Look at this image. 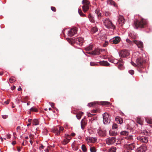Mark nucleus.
<instances>
[{
    "label": "nucleus",
    "instance_id": "obj_17",
    "mask_svg": "<svg viewBox=\"0 0 152 152\" xmlns=\"http://www.w3.org/2000/svg\"><path fill=\"white\" fill-rule=\"evenodd\" d=\"M99 64L100 65L104 66H109L110 65V64L106 61H102L99 62Z\"/></svg>",
    "mask_w": 152,
    "mask_h": 152
},
{
    "label": "nucleus",
    "instance_id": "obj_43",
    "mask_svg": "<svg viewBox=\"0 0 152 152\" xmlns=\"http://www.w3.org/2000/svg\"><path fill=\"white\" fill-rule=\"evenodd\" d=\"M90 150L91 152H95L96 151V149L94 147H91Z\"/></svg>",
    "mask_w": 152,
    "mask_h": 152
},
{
    "label": "nucleus",
    "instance_id": "obj_59",
    "mask_svg": "<svg viewBox=\"0 0 152 152\" xmlns=\"http://www.w3.org/2000/svg\"><path fill=\"white\" fill-rule=\"evenodd\" d=\"M94 115L90 113H88V114H87L88 116V117H92V116H93Z\"/></svg>",
    "mask_w": 152,
    "mask_h": 152
},
{
    "label": "nucleus",
    "instance_id": "obj_40",
    "mask_svg": "<svg viewBox=\"0 0 152 152\" xmlns=\"http://www.w3.org/2000/svg\"><path fill=\"white\" fill-rule=\"evenodd\" d=\"M118 68L120 70L122 69L123 64L121 63H118Z\"/></svg>",
    "mask_w": 152,
    "mask_h": 152
},
{
    "label": "nucleus",
    "instance_id": "obj_61",
    "mask_svg": "<svg viewBox=\"0 0 152 152\" xmlns=\"http://www.w3.org/2000/svg\"><path fill=\"white\" fill-rule=\"evenodd\" d=\"M10 102V100H7V101L4 102V103L7 104H8Z\"/></svg>",
    "mask_w": 152,
    "mask_h": 152
},
{
    "label": "nucleus",
    "instance_id": "obj_28",
    "mask_svg": "<svg viewBox=\"0 0 152 152\" xmlns=\"http://www.w3.org/2000/svg\"><path fill=\"white\" fill-rule=\"evenodd\" d=\"M129 36L134 39H136L137 37V36L136 34H134V33H131L129 34Z\"/></svg>",
    "mask_w": 152,
    "mask_h": 152
},
{
    "label": "nucleus",
    "instance_id": "obj_29",
    "mask_svg": "<svg viewBox=\"0 0 152 152\" xmlns=\"http://www.w3.org/2000/svg\"><path fill=\"white\" fill-rule=\"evenodd\" d=\"M83 113L82 112H80L79 113L77 114L76 115L77 118L78 119H80L81 118V116L83 115Z\"/></svg>",
    "mask_w": 152,
    "mask_h": 152
},
{
    "label": "nucleus",
    "instance_id": "obj_44",
    "mask_svg": "<svg viewBox=\"0 0 152 152\" xmlns=\"http://www.w3.org/2000/svg\"><path fill=\"white\" fill-rule=\"evenodd\" d=\"M118 128V125L117 124L114 123L113 124L112 129H115Z\"/></svg>",
    "mask_w": 152,
    "mask_h": 152
},
{
    "label": "nucleus",
    "instance_id": "obj_51",
    "mask_svg": "<svg viewBox=\"0 0 152 152\" xmlns=\"http://www.w3.org/2000/svg\"><path fill=\"white\" fill-rule=\"evenodd\" d=\"M129 73L131 74V75H133L134 74V70H129Z\"/></svg>",
    "mask_w": 152,
    "mask_h": 152
},
{
    "label": "nucleus",
    "instance_id": "obj_52",
    "mask_svg": "<svg viewBox=\"0 0 152 152\" xmlns=\"http://www.w3.org/2000/svg\"><path fill=\"white\" fill-rule=\"evenodd\" d=\"M49 104H50L51 105V107L52 108L54 107V106L55 105V104L54 103H53V102H50Z\"/></svg>",
    "mask_w": 152,
    "mask_h": 152
},
{
    "label": "nucleus",
    "instance_id": "obj_11",
    "mask_svg": "<svg viewBox=\"0 0 152 152\" xmlns=\"http://www.w3.org/2000/svg\"><path fill=\"white\" fill-rule=\"evenodd\" d=\"M77 30L76 28L71 29L68 31V35L70 37H72L76 33Z\"/></svg>",
    "mask_w": 152,
    "mask_h": 152
},
{
    "label": "nucleus",
    "instance_id": "obj_4",
    "mask_svg": "<svg viewBox=\"0 0 152 152\" xmlns=\"http://www.w3.org/2000/svg\"><path fill=\"white\" fill-rule=\"evenodd\" d=\"M82 4H83L82 6L83 10L84 12H86L89 9L90 3L87 0H83Z\"/></svg>",
    "mask_w": 152,
    "mask_h": 152
},
{
    "label": "nucleus",
    "instance_id": "obj_32",
    "mask_svg": "<svg viewBox=\"0 0 152 152\" xmlns=\"http://www.w3.org/2000/svg\"><path fill=\"white\" fill-rule=\"evenodd\" d=\"M89 140L92 142H94L96 141L97 139L95 138L89 137Z\"/></svg>",
    "mask_w": 152,
    "mask_h": 152
},
{
    "label": "nucleus",
    "instance_id": "obj_64",
    "mask_svg": "<svg viewBox=\"0 0 152 152\" xmlns=\"http://www.w3.org/2000/svg\"><path fill=\"white\" fill-rule=\"evenodd\" d=\"M22 90V89L21 88L20 86H19L18 89V90L19 91H21Z\"/></svg>",
    "mask_w": 152,
    "mask_h": 152
},
{
    "label": "nucleus",
    "instance_id": "obj_49",
    "mask_svg": "<svg viewBox=\"0 0 152 152\" xmlns=\"http://www.w3.org/2000/svg\"><path fill=\"white\" fill-rule=\"evenodd\" d=\"M126 41L127 42L129 43V44H132V42H133V41H132L130 40L129 39H126Z\"/></svg>",
    "mask_w": 152,
    "mask_h": 152
},
{
    "label": "nucleus",
    "instance_id": "obj_13",
    "mask_svg": "<svg viewBox=\"0 0 152 152\" xmlns=\"http://www.w3.org/2000/svg\"><path fill=\"white\" fill-rule=\"evenodd\" d=\"M115 137H112L107 139L106 143L108 145L112 144L115 142Z\"/></svg>",
    "mask_w": 152,
    "mask_h": 152
},
{
    "label": "nucleus",
    "instance_id": "obj_6",
    "mask_svg": "<svg viewBox=\"0 0 152 152\" xmlns=\"http://www.w3.org/2000/svg\"><path fill=\"white\" fill-rule=\"evenodd\" d=\"M103 122L104 124L109 123L110 121V116L108 114L104 113L103 114Z\"/></svg>",
    "mask_w": 152,
    "mask_h": 152
},
{
    "label": "nucleus",
    "instance_id": "obj_58",
    "mask_svg": "<svg viewBox=\"0 0 152 152\" xmlns=\"http://www.w3.org/2000/svg\"><path fill=\"white\" fill-rule=\"evenodd\" d=\"M143 133L145 135H147L148 134V132L147 131H144L143 132Z\"/></svg>",
    "mask_w": 152,
    "mask_h": 152
},
{
    "label": "nucleus",
    "instance_id": "obj_30",
    "mask_svg": "<svg viewBox=\"0 0 152 152\" xmlns=\"http://www.w3.org/2000/svg\"><path fill=\"white\" fill-rule=\"evenodd\" d=\"M129 132L126 131H123L120 132L121 135L126 136L129 134Z\"/></svg>",
    "mask_w": 152,
    "mask_h": 152
},
{
    "label": "nucleus",
    "instance_id": "obj_9",
    "mask_svg": "<svg viewBox=\"0 0 152 152\" xmlns=\"http://www.w3.org/2000/svg\"><path fill=\"white\" fill-rule=\"evenodd\" d=\"M103 51H105V50L102 49H95L94 50L91 52H87V53L93 55H99L100 54V52H102Z\"/></svg>",
    "mask_w": 152,
    "mask_h": 152
},
{
    "label": "nucleus",
    "instance_id": "obj_62",
    "mask_svg": "<svg viewBox=\"0 0 152 152\" xmlns=\"http://www.w3.org/2000/svg\"><path fill=\"white\" fill-rule=\"evenodd\" d=\"M22 148V147H21V148H20V147H17V150H18V151L19 152H20V151L21 148Z\"/></svg>",
    "mask_w": 152,
    "mask_h": 152
},
{
    "label": "nucleus",
    "instance_id": "obj_35",
    "mask_svg": "<svg viewBox=\"0 0 152 152\" xmlns=\"http://www.w3.org/2000/svg\"><path fill=\"white\" fill-rule=\"evenodd\" d=\"M97 31L98 29L96 27H93L91 30V32L93 33H95Z\"/></svg>",
    "mask_w": 152,
    "mask_h": 152
},
{
    "label": "nucleus",
    "instance_id": "obj_60",
    "mask_svg": "<svg viewBox=\"0 0 152 152\" xmlns=\"http://www.w3.org/2000/svg\"><path fill=\"white\" fill-rule=\"evenodd\" d=\"M44 146L42 145H41L39 147V149L40 150L43 149L44 148Z\"/></svg>",
    "mask_w": 152,
    "mask_h": 152
},
{
    "label": "nucleus",
    "instance_id": "obj_10",
    "mask_svg": "<svg viewBox=\"0 0 152 152\" xmlns=\"http://www.w3.org/2000/svg\"><path fill=\"white\" fill-rule=\"evenodd\" d=\"M120 38L119 37H116L110 39V42L112 43L116 44L120 42Z\"/></svg>",
    "mask_w": 152,
    "mask_h": 152
},
{
    "label": "nucleus",
    "instance_id": "obj_41",
    "mask_svg": "<svg viewBox=\"0 0 152 152\" xmlns=\"http://www.w3.org/2000/svg\"><path fill=\"white\" fill-rule=\"evenodd\" d=\"M90 65L91 66H98L99 64H98L96 63L95 62H91Z\"/></svg>",
    "mask_w": 152,
    "mask_h": 152
},
{
    "label": "nucleus",
    "instance_id": "obj_19",
    "mask_svg": "<svg viewBox=\"0 0 152 152\" xmlns=\"http://www.w3.org/2000/svg\"><path fill=\"white\" fill-rule=\"evenodd\" d=\"M87 124V122L85 120L82 119L81 121V127L83 129Z\"/></svg>",
    "mask_w": 152,
    "mask_h": 152
},
{
    "label": "nucleus",
    "instance_id": "obj_5",
    "mask_svg": "<svg viewBox=\"0 0 152 152\" xmlns=\"http://www.w3.org/2000/svg\"><path fill=\"white\" fill-rule=\"evenodd\" d=\"M144 61L143 59L141 58H138L136 61V63L137 64V66L141 68H144L143 64Z\"/></svg>",
    "mask_w": 152,
    "mask_h": 152
},
{
    "label": "nucleus",
    "instance_id": "obj_21",
    "mask_svg": "<svg viewBox=\"0 0 152 152\" xmlns=\"http://www.w3.org/2000/svg\"><path fill=\"white\" fill-rule=\"evenodd\" d=\"M109 133L110 136H115L117 134V132L115 131L110 130L109 132Z\"/></svg>",
    "mask_w": 152,
    "mask_h": 152
},
{
    "label": "nucleus",
    "instance_id": "obj_23",
    "mask_svg": "<svg viewBox=\"0 0 152 152\" xmlns=\"http://www.w3.org/2000/svg\"><path fill=\"white\" fill-rule=\"evenodd\" d=\"M88 18L91 22L92 23L94 22V18L91 15V14H89V15Z\"/></svg>",
    "mask_w": 152,
    "mask_h": 152
},
{
    "label": "nucleus",
    "instance_id": "obj_3",
    "mask_svg": "<svg viewBox=\"0 0 152 152\" xmlns=\"http://www.w3.org/2000/svg\"><path fill=\"white\" fill-rule=\"evenodd\" d=\"M104 25L108 28L115 29V27L109 19L106 18L103 21Z\"/></svg>",
    "mask_w": 152,
    "mask_h": 152
},
{
    "label": "nucleus",
    "instance_id": "obj_31",
    "mask_svg": "<svg viewBox=\"0 0 152 152\" xmlns=\"http://www.w3.org/2000/svg\"><path fill=\"white\" fill-rule=\"evenodd\" d=\"M116 150L115 147L111 148L109 149L108 152H115Z\"/></svg>",
    "mask_w": 152,
    "mask_h": 152
},
{
    "label": "nucleus",
    "instance_id": "obj_20",
    "mask_svg": "<svg viewBox=\"0 0 152 152\" xmlns=\"http://www.w3.org/2000/svg\"><path fill=\"white\" fill-rule=\"evenodd\" d=\"M115 121L117 122L120 124L122 123L123 121V119L118 116L116 117L115 118Z\"/></svg>",
    "mask_w": 152,
    "mask_h": 152
},
{
    "label": "nucleus",
    "instance_id": "obj_15",
    "mask_svg": "<svg viewBox=\"0 0 152 152\" xmlns=\"http://www.w3.org/2000/svg\"><path fill=\"white\" fill-rule=\"evenodd\" d=\"M133 43L136 45L139 48H142L143 44L142 42L137 40H133Z\"/></svg>",
    "mask_w": 152,
    "mask_h": 152
},
{
    "label": "nucleus",
    "instance_id": "obj_50",
    "mask_svg": "<svg viewBox=\"0 0 152 152\" xmlns=\"http://www.w3.org/2000/svg\"><path fill=\"white\" fill-rule=\"evenodd\" d=\"M51 9L54 12H56V8L54 7H51Z\"/></svg>",
    "mask_w": 152,
    "mask_h": 152
},
{
    "label": "nucleus",
    "instance_id": "obj_22",
    "mask_svg": "<svg viewBox=\"0 0 152 152\" xmlns=\"http://www.w3.org/2000/svg\"><path fill=\"white\" fill-rule=\"evenodd\" d=\"M70 139L69 138L64 139L62 142V144L64 145L68 143L70 141Z\"/></svg>",
    "mask_w": 152,
    "mask_h": 152
},
{
    "label": "nucleus",
    "instance_id": "obj_53",
    "mask_svg": "<svg viewBox=\"0 0 152 152\" xmlns=\"http://www.w3.org/2000/svg\"><path fill=\"white\" fill-rule=\"evenodd\" d=\"M2 117L3 119H5L8 117V116L7 115H3L2 116Z\"/></svg>",
    "mask_w": 152,
    "mask_h": 152
},
{
    "label": "nucleus",
    "instance_id": "obj_1",
    "mask_svg": "<svg viewBox=\"0 0 152 152\" xmlns=\"http://www.w3.org/2000/svg\"><path fill=\"white\" fill-rule=\"evenodd\" d=\"M147 22L146 20L142 18L140 20H135L134 22L133 26L135 28H143L147 26Z\"/></svg>",
    "mask_w": 152,
    "mask_h": 152
},
{
    "label": "nucleus",
    "instance_id": "obj_7",
    "mask_svg": "<svg viewBox=\"0 0 152 152\" xmlns=\"http://www.w3.org/2000/svg\"><path fill=\"white\" fill-rule=\"evenodd\" d=\"M129 53L128 50H124L121 51L119 53V55L121 57H126L128 56Z\"/></svg>",
    "mask_w": 152,
    "mask_h": 152
},
{
    "label": "nucleus",
    "instance_id": "obj_45",
    "mask_svg": "<svg viewBox=\"0 0 152 152\" xmlns=\"http://www.w3.org/2000/svg\"><path fill=\"white\" fill-rule=\"evenodd\" d=\"M30 110L31 111H34L35 112H37L38 111L37 109H36L34 107H32V108H31Z\"/></svg>",
    "mask_w": 152,
    "mask_h": 152
},
{
    "label": "nucleus",
    "instance_id": "obj_8",
    "mask_svg": "<svg viewBox=\"0 0 152 152\" xmlns=\"http://www.w3.org/2000/svg\"><path fill=\"white\" fill-rule=\"evenodd\" d=\"M97 132L98 135L101 137H104L106 135V131L104 129L99 128Z\"/></svg>",
    "mask_w": 152,
    "mask_h": 152
},
{
    "label": "nucleus",
    "instance_id": "obj_54",
    "mask_svg": "<svg viewBox=\"0 0 152 152\" xmlns=\"http://www.w3.org/2000/svg\"><path fill=\"white\" fill-rule=\"evenodd\" d=\"M105 15L106 16H108L110 15V13L108 12H105Z\"/></svg>",
    "mask_w": 152,
    "mask_h": 152
},
{
    "label": "nucleus",
    "instance_id": "obj_24",
    "mask_svg": "<svg viewBox=\"0 0 152 152\" xmlns=\"http://www.w3.org/2000/svg\"><path fill=\"white\" fill-rule=\"evenodd\" d=\"M102 104V105H105L108 106L111 105V103L110 102L106 101H103L101 102Z\"/></svg>",
    "mask_w": 152,
    "mask_h": 152
},
{
    "label": "nucleus",
    "instance_id": "obj_14",
    "mask_svg": "<svg viewBox=\"0 0 152 152\" xmlns=\"http://www.w3.org/2000/svg\"><path fill=\"white\" fill-rule=\"evenodd\" d=\"M137 139L141 142L146 143L148 142V139L147 137L139 136L137 137Z\"/></svg>",
    "mask_w": 152,
    "mask_h": 152
},
{
    "label": "nucleus",
    "instance_id": "obj_36",
    "mask_svg": "<svg viewBox=\"0 0 152 152\" xmlns=\"http://www.w3.org/2000/svg\"><path fill=\"white\" fill-rule=\"evenodd\" d=\"M78 12L79 13V14L80 15V16H86V15L84 14L83 12H82V11L80 9H79L78 10Z\"/></svg>",
    "mask_w": 152,
    "mask_h": 152
},
{
    "label": "nucleus",
    "instance_id": "obj_12",
    "mask_svg": "<svg viewBox=\"0 0 152 152\" xmlns=\"http://www.w3.org/2000/svg\"><path fill=\"white\" fill-rule=\"evenodd\" d=\"M147 148L146 145L143 144L140 147L137 149V152H145L146 151Z\"/></svg>",
    "mask_w": 152,
    "mask_h": 152
},
{
    "label": "nucleus",
    "instance_id": "obj_42",
    "mask_svg": "<svg viewBox=\"0 0 152 152\" xmlns=\"http://www.w3.org/2000/svg\"><path fill=\"white\" fill-rule=\"evenodd\" d=\"M15 80V79L14 78V77H12L11 78L9 79V81L11 83H12L14 82Z\"/></svg>",
    "mask_w": 152,
    "mask_h": 152
},
{
    "label": "nucleus",
    "instance_id": "obj_37",
    "mask_svg": "<svg viewBox=\"0 0 152 152\" xmlns=\"http://www.w3.org/2000/svg\"><path fill=\"white\" fill-rule=\"evenodd\" d=\"M109 2L112 5H113L115 7H117V5L114 1L112 0H109Z\"/></svg>",
    "mask_w": 152,
    "mask_h": 152
},
{
    "label": "nucleus",
    "instance_id": "obj_39",
    "mask_svg": "<svg viewBox=\"0 0 152 152\" xmlns=\"http://www.w3.org/2000/svg\"><path fill=\"white\" fill-rule=\"evenodd\" d=\"M126 139L129 140H132L133 139V136L132 135H129L126 136L125 137Z\"/></svg>",
    "mask_w": 152,
    "mask_h": 152
},
{
    "label": "nucleus",
    "instance_id": "obj_38",
    "mask_svg": "<svg viewBox=\"0 0 152 152\" xmlns=\"http://www.w3.org/2000/svg\"><path fill=\"white\" fill-rule=\"evenodd\" d=\"M82 149L84 152H86L87 151V149L84 145H82Z\"/></svg>",
    "mask_w": 152,
    "mask_h": 152
},
{
    "label": "nucleus",
    "instance_id": "obj_63",
    "mask_svg": "<svg viewBox=\"0 0 152 152\" xmlns=\"http://www.w3.org/2000/svg\"><path fill=\"white\" fill-rule=\"evenodd\" d=\"M97 111V110H93L92 111L91 113H95Z\"/></svg>",
    "mask_w": 152,
    "mask_h": 152
},
{
    "label": "nucleus",
    "instance_id": "obj_18",
    "mask_svg": "<svg viewBox=\"0 0 152 152\" xmlns=\"http://www.w3.org/2000/svg\"><path fill=\"white\" fill-rule=\"evenodd\" d=\"M127 148L128 150H129V151H131V150H133L135 148V146L134 145V143H133L128 145H127Z\"/></svg>",
    "mask_w": 152,
    "mask_h": 152
},
{
    "label": "nucleus",
    "instance_id": "obj_48",
    "mask_svg": "<svg viewBox=\"0 0 152 152\" xmlns=\"http://www.w3.org/2000/svg\"><path fill=\"white\" fill-rule=\"evenodd\" d=\"M58 128L60 133L64 130V128L62 127L58 126Z\"/></svg>",
    "mask_w": 152,
    "mask_h": 152
},
{
    "label": "nucleus",
    "instance_id": "obj_26",
    "mask_svg": "<svg viewBox=\"0 0 152 152\" xmlns=\"http://www.w3.org/2000/svg\"><path fill=\"white\" fill-rule=\"evenodd\" d=\"M32 124L33 125H37L39 124V122L37 119H34L33 121Z\"/></svg>",
    "mask_w": 152,
    "mask_h": 152
},
{
    "label": "nucleus",
    "instance_id": "obj_47",
    "mask_svg": "<svg viewBox=\"0 0 152 152\" xmlns=\"http://www.w3.org/2000/svg\"><path fill=\"white\" fill-rule=\"evenodd\" d=\"M65 138H69V139H70V140L71 139V136L70 135H69L67 134H65Z\"/></svg>",
    "mask_w": 152,
    "mask_h": 152
},
{
    "label": "nucleus",
    "instance_id": "obj_34",
    "mask_svg": "<svg viewBox=\"0 0 152 152\" xmlns=\"http://www.w3.org/2000/svg\"><path fill=\"white\" fill-rule=\"evenodd\" d=\"M93 47V45H89L88 47L86 48L85 49V50L87 51H89L92 49Z\"/></svg>",
    "mask_w": 152,
    "mask_h": 152
},
{
    "label": "nucleus",
    "instance_id": "obj_16",
    "mask_svg": "<svg viewBox=\"0 0 152 152\" xmlns=\"http://www.w3.org/2000/svg\"><path fill=\"white\" fill-rule=\"evenodd\" d=\"M125 21V20L123 16H119L118 22L120 24H121V25H122Z\"/></svg>",
    "mask_w": 152,
    "mask_h": 152
},
{
    "label": "nucleus",
    "instance_id": "obj_25",
    "mask_svg": "<svg viewBox=\"0 0 152 152\" xmlns=\"http://www.w3.org/2000/svg\"><path fill=\"white\" fill-rule=\"evenodd\" d=\"M53 132L55 133V134L57 135H58L60 134L58 127L56 129H54L53 130Z\"/></svg>",
    "mask_w": 152,
    "mask_h": 152
},
{
    "label": "nucleus",
    "instance_id": "obj_55",
    "mask_svg": "<svg viewBox=\"0 0 152 152\" xmlns=\"http://www.w3.org/2000/svg\"><path fill=\"white\" fill-rule=\"evenodd\" d=\"M146 121H147V123L150 124H152V121L151 120H149V119H146Z\"/></svg>",
    "mask_w": 152,
    "mask_h": 152
},
{
    "label": "nucleus",
    "instance_id": "obj_33",
    "mask_svg": "<svg viewBox=\"0 0 152 152\" xmlns=\"http://www.w3.org/2000/svg\"><path fill=\"white\" fill-rule=\"evenodd\" d=\"M137 123L140 124L142 125V121L140 118L138 117L137 119Z\"/></svg>",
    "mask_w": 152,
    "mask_h": 152
},
{
    "label": "nucleus",
    "instance_id": "obj_27",
    "mask_svg": "<svg viewBox=\"0 0 152 152\" xmlns=\"http://www.w3.org/2000/svg\"><path fill=\"white\" fill-rule=\"evenodd\" d=\"M95 12L96 14H97L98 17L99 18L100 16H101V13L99 12V10L98 8H97L95 11Z\"/></svg>",
    "mask_w": 152,
    "mask_h": 152
},
{
    "label": "nucleus",
    "instance_id": "obj_46",
    "mask_svg": "<svg viewBox=\"0 0 152 152\" xmlns=\"http://www.w3.org/2000/svg\"><path fill=\"white\" fill-rule=\"evenodd\" d=\"M95 103L94 102L90 103H88V106L89 107H91L92 106L93 107L95 105Z\"/></svg>",
    "mask_w": 152,
    "mask_h": 152
},
{
    "label": "nucleus",
    "instance_id": "obj_57",
    "mask_svg": "<svg viewBox=\"0 0 152 152\" xmlns=\"http://www.w3.org/2000/svg\"><path fill=\"white\" fill-rule=\"evenodd\" d=\"M132 64L134 66H137V64H135L132 61L131 62Z\"/></svg>",
    "mask_w": 152,
    "mask_h": 152
},
{
    "label": "nucleus",
    "instance_id": "obj_56",
    "mask_svg": "<svg viewBox=\"0 0 152 152\" xmlns=\"http://www.w3.org/2000/svg\"><path fill=\"white\" fill-rule=\"evenodd\" d=\"M16 130H17V132H19L20 130V126H18L16 128Z\"/></svg>",
    "mask_w": 152,
    "mask_h": 152
},
{
    "label": "nucleus",
    "instance_id": "obj_2",
    "mask_svg": "<svg viewBox=\"0 0 152 152\" xmlns=\"http://www.w3.org/2000/svg\"><path fill=\"white\" fill-rule=\"evenodd\" d=\"M67 40L69 43L71 42V44L75 42L77 44L80 45H82L84 41L83 38L81 37H79L75 39H74L72 38H67Z\"/></svg>",
    "mask_w": 152,
    "mask_h": 152
}]
</instances>
